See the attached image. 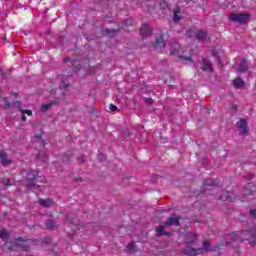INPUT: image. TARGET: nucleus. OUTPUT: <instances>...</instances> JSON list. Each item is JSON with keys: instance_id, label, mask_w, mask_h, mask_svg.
<instances>
[{"instance_id": "obj_19", "label": "nucleus", "mask_w": 256, "mask_h": 256, "mask_svg": "<svg viewBox=\"0 0 256 256\" xmlns=\"http://www.w3.org/2000/svg\"><path fill=\"white\" fill-rule=\"evenodd\" d=\"M26 179L28 181H35V179H37V171L30 170L26 175Z\"/></svg>"}, {"instance_id": "obj_12", "label": "nucleus", "mask_w": 256, "mask_h": 256, "mask_svg": "<svg viewBox=\"0 0 256 256\" xmlns=\"http://www.w3.org/2000/svg\"><path fill=\"white\" fill-rule=\"evenodd\" d=\"M200 69H202V71H206L207 73H209V71H212L213 67L211 61H209V59L203 58V61L200 64Z\"/></svg>"}, {"instance_id": "obj_10", "label": "nucleus", "mask_w": 256, "mask_h": 256, "mask_svg": "<svg viewBox=\"0 0 256 256\" xmlns=\"http://www.w3.org/2000/svg\"><path fill=\"white\" fill-rule=\"evenodd\" d=\"M153 33V30H151V28H149V25L147 24H143L140 28V35L143 39H145V37H149V35H151Z\"/></svg>"}, {"instance_id": "obj_47", "label": "nucleus", "mask_w": 256, "mask_h": 256, "mask_svg": "<svg viewBox=\"0 0 256 256\" xmlns=\"http://www.w3.org/2000/svg\"><path fill=\"white\" fill-rule=\"evenodd\" d=\"M67 221H69V216L66 217Z\"/></svg>"}, {"instance_id": "obj_33", "label": "nucleus", "mask_w": 256, "mask_h": 256, "mask_svg": "<svg viewBox=\"0 0 256 256\" xmlns=\"http://www.w3.org/2000/svg\"><path fill=\"white\" fill-rule=\"evenodd\" d=\"M109 109H110V111H117L118 108L114 104H110Z\"/></svg>"}, {"instance_id": "obj_21", "label": "nucleus", "mask_w": 256, "mask_h": 256, "mask_svg": "<svg viewBox=\"0 0 256 256\" xmlns=\"http://www.w3.org/2000/svg\"><path fill=\"white\" fill-rule=\"evenodd\" d=\"M251 187H253V184L251 183H248L246 186H245V189H244V197H248V195H252L253 194V189H251Z\"/></svg>"}, {"instance_id": "obj_2", "label": "nucleus", "mask_w": 256, "mask_h": 256, "mask_svg": "<svg viewBox=\"0 0 256 256\" xmlns=\"http://www.w3.org/2000/svg\"><path fill=\"white\" fill-rule=\"evenodd\" d=\"M19 249L22 251H29V249H31V241H25L23 238L19 237L16 239V242L10 243L8 246L9 251H19Z\"/></svg>"}, {"instance_id": "obj_44", "label": "nucleus", "mask_w": 256, "mask_h": 256, "mask_svg": "<svg viewBox=\"0 0 256 256\" xmlns=\"http://www.w3.org/2000/svg\"><path fill=\"white\" fill-rule=\"evenodd\" d=\"M213 56H214V57H217V55H216L215 53H213Z\"/></svg>"}, {"instance_id": "obj_11", "label": "nucleus", "mask_w": 256, "mask_h": 256, "mask_svg": "<svg viewBox=\"0 0 256 256\" xmlns=\"http://www.w3.org/2000/svg\"><path fill=\"white\" fill-rule=\"evenodd\" d=\"M0 161H1V164L3 165V167H9V165H11V163H13L12 160L7 158V152H5V151H0Z\"/></svg>"}, {"instance_id": "obj_5", "label": "nucleus", "mask_w": 256, "mask_h": 256, "mask_svg": "<svg viewBox=\"0 0 256 256\" xmlns=\"http://www.w3.org/2000/svg\"><path fill=\"white\" fill-rule=\"evenodd\" d=\"M231 21H234L235 23H240V25H245L247 21H249V14L243 13V14H232L230 16Z\"/></svg>"}, {"instance_id": "obj_32", "label": "nucleus", "mask_w": 256, "mask_h": 256, "mask_svg": "<svg viewBox=\"0 0 256 256\" xmlns=\"http://www.w3.org/2000/svg\"><path fill=\"white\" fill-rule=\"evenodd\" d=\"M3 185H5L6 187H11V180L7 179L5 182H2Z\"/></svg>"}, {"instance_id": "obj_39", "label": "nucleus", "mask_w": 256, "mask_h": 256, "mask_svg": "<svg viewBox=\"0 0 256 256\" xmlns=\"http://www.w3.org/2000/svg\"><path fill=\"white\" fill-rule=\"evenodd\" d=\"M22 121H27V116L22 115Z\"/></svg>"}, {"instance_id": "obj_48", "label": "nucleus", "mask_w": 256, "mask_h": 256, "mask_svg": "<svg viewBox=\"0 0 256 256\" xmlns=\"http://www.w3.org/2000/svg\"><path fill=\"white\" fill-rule=\"evenodd\" d=\"M44 161H47V157L44 158Z\"/></svg>"}, {"instance_id": "obj_43", "label": "nucleus", "mask_w": 256, "mask_h": 256, "mask_svg": "<svg viewBox=\"0 0 256 256\" xmlns=\"http://www.w3.org/2000/svg\"><path fill=\"white\" fill-rule=\"evenodd\" d=\"M29 187H35V184H30Z\"/></svg>"}, {"instance_id": "obj_49", "label": "nucleus", "mask_w": 256, "mask_h": 256, "mask_svg": "<svg viewBox=\"0 0 256 256\" xmlns=\"http://www.w3.org/2000/svg\"><path fill=\"white\" fill-rule=\"evenodd\" d=\"M77 181H81V178L77 179Z\"/></svg>"}, {"instance_id": "obj_13", "label": "nucleus", "mask_w": 256, "mask_h": 256, "mask_svg": "<svg viewBox=\"0 0 256 256\" xmlns=\"http://www.w3.org/2000/svg\"><path fill=\"white\" fill-rule=\"evenodd\" d=\"M156 235L158 237H163V236L169 237V236L173 235V232L165 231V227L160 225V226L156 227Z\"/></svg>"}, {"instance_id": "obj_40", "label": "nucleus", "mask_w": 256, "mask_h": 256, "mask_svg": "<svg viewBox=\"0 0 256 256\" xmlns=\"http://www.w3.org/2000/svg\"><path fill=\"white\" fill-rule=\"evenodd\" d=\"M69 61H71V59H69V58H65V59H64V63H67V62H69Z\"/></svg>"}, {"instance_id": "obj_24", "label": "nucleus", "mask_w": 256, "mask_h": 256, "mask_svg": "<svg viewBox=\"0 0 256 256\" xmlns=\"http://www.w3.org/2000/svg\"><path fill=\"white\" fill-rule=\"evenodd\" d=\"M35 139L36 143H38L40 147H45L47 145V143H45V140H43V138L41 137V133L36 134Z\"/></svg>"}, {"instance_id": "obj_23", "label": "nucleus", "mask_w": 256, "mask_h": 256, "mask_svg": "<svg viewBox=\"0 0 256 256\" xmlns=\"http://www.w3.org/2000/svg\"><path fill=\"white\" fill-rule=\"evenodd\" d=\"M137 251V246L131 242L126 246V253H135Z\"/></svg>"}, {"instance_id": "obj_7", "label": "nucleus", "mask_w": 256, "mask_h": 256, "mask_svg": "<svg viewBox=\"0 0 256 256\" xmlns=\"http://www.w3.org/2000/svg\"><path fill=\"white\" fill-rule=\"evenodd\" d=\"M237 127L241 133V135H247L249 130L247 129V120L245 118L240 119L237 123Z\"/></svg>"}, {"instance_id": "obj_6", "label": "nucleus", "mask_w": 256, "mask_h": 256, "mask_svg": "<svg viewBox=\"0 0 256 256\" xmlns=\"http://www.w3.org/2000/svg\"><path fill=\"white\" fill-rule=\"evenodd\" d=\"M175 225L176 227H179L181 225L179 216L172 214L164 223V227H173Z\"/></svg>"}, {"instance_id": "obj_16", "label": "nucleus", "mask_w": 256, "mask_h": 256, "mask_svg": "<svg viewBox=\"0 0 256 256\" xmlns=\"http://www.w3.org/2000/svg\"><path fill=\"white\" fill-rule=\"evenodd\" d=\"M45 227L46 229H51V231H53V229H57L58 225L55 223V220L48 219L45 223Z\"/></svg>"}, {"instance_id": "obj_42", "label": "nucleus", "mask_w": 256, "mask_h": 256, "mask_svg": "<svg viewBox=\"0 0 256 256\" xmlns=\"http://www.w3.org/2000/svg\"><path fill=\"white\" fill-rule=\"evenodd\" d=\"M0 75H5V72L3 70H0Z\"/></svg>"}, {"instance_id": "obj_30", "label": "nucleus", "mask_w": 256, "mask_h": 256, "mask_svg": "<svg viewBox=\"0 0 256 256\" xmlns=\"http://www.w3.org/2000/svg\"><path fill=\"white\" fill-rule=\"evenodd\" d=\"M11 107V104L9 101H7V98H4V109H9Z\"/></svg>"}, {"instance_id": "obj_26", "label": "nucleus", "mask_w": 256, "mask_h": 256, "mask_svg": "<svg viewBox=\"0 0 256 256\" xmlns=\"http://www.w3.org/2000/svg\"><path fill=\"white\" fill-rule=\"evenodd\" d=\"M115 35H117V30H109V29L104 30L105 37H115Z\"/></svg>"}, {"instance_id": "obj_15", "label": "nucleus", "mask_w": 256, "mask_h": 256, "mask_svg": "<svg viewBox=\"0 0 256 256\" xmlns=\"http://www.w3.org/2000/svg\"><path fill=\"white\" fill-rule=\"evenodd\" d=\"M153 47H160L163 48L165 47V39L163 34H161L158 38H156L154 44L152 45Z\"/></svg>"}, {"instance_id": "obj_27", "label": "nucleus", "mask_w": 256, "mask_h": 256, "mask_svg": "<svg viewBox=\"0 0 256 256\" xmlns=\"http://www.w3.org/2000/svg\"><path fill=\"white\" fill-rule=\"evenodd\" d=\"M11 234H9V231L5 229L0 230V239H9Z\"/></svg>"}, {"instance_id": "obj_28", "label": "nucleus", "mask_w": 256, "mask_h": 256, "mask_svg": "<svg viewBox=\"0 0 256 256\" xmlns=\"http://www.w3.org/2000/svg\"><path fill=\"white\" fill-rule=\"evenodd\" d=\"M72 66L76 71H79L81 69V62L79 60H74Z\"/></svg>"}, {"instance_id": "obj_36", "label": "nucleus", "mask_w": 256, "mask_h": 256, "mask_svg": "<svg viewBox=\"0 0 256 256\" xmlns=\"http://www.w3.org/2000/svg\"><path fill=\"white\" fill-rule=\"evenodd\" d=\"M146 103H148V105H151L153 103V100L151 98H145Z\"/></svg>"}, {"instance_id": "obj_31", "label": "nucleus", "mask_w": 256, "mask_h": 256, "mask_svg": "<svg viewBox=\"0 0 256 256\" xmlns=\"http://www.w3.org/2000/svg\"><path fill=\"white\" fill-rule=\"evenodd\" d=\"M22 113H24V115H28L29 117H31V115H33V111H31V110H22Z\"/></svg>"}, {"instance_id": "obj_35", "label": "nucleus", "mask_w": 256, "mask_h": 256, "mask_svg": "<svg viewBox=\"0 0 256 256\" xmlns=\"http://www.w3.org/2000/svg\"><path fill=\"white\" fill-rule=\"evenodd\" d=\"M67 155H71V153H66L65 155H64V158H63V161H71V158H67Z\"/></svg>"}, {"instance_id": "obj_18", "label": "nucleus", "mask_w": 256, "mask_h": 256, "mask_svg": "<svg viewBox=\"0 0 256 256\" xmlns=\"http://www.w3.org/2000/svg\"><path fill=\"white\" fill-rule=\"evenodd\" d=\"M247 69H249V64L247 63V61L243 60L238 67V71L240 73H245Z\"/></svg>"}, {"instance_id": "obj_29", "label": "nucleus", "mask_w": 256, "mask_h": 256, "mask_svg": "<svg viewBox=\"0 0 256 256\" xmlns=\"http://www.w3.org/2000/svg\"><path fill=\"white\" fill-rule=\"evenodd\" d=\"M214 185H215V183H213V181L205 182V183L202 185V189H203V191H205V189H207V187H213Z\"/></svg>"}, {"instance_id": "obj_25", "label": "nucleus", "mask_w": 256, "mask_h": 256, "mask_svg": "<svg viewBox=\"0 0 256 256\" xmlns=\"http://www.w3.org/2000/svg\"><path fill=\"white\" fill-rule=\"evenodd\" d=\"M39 203H40V205H41V207H51V205H52V203H53V201L51 200V199H40L39 200Z\"/></svg>"}, {"instance_id": "obj_3", "label": "nucleus", "mask_w": 256, "mask_h": 256, "mask_svg": "<svg viewBox=\"0 0 256 256\" xmlns=\"http://www.w3.org/2000/svg\"><path fill=\"white\" fill-rule=\"evenodd\" d=\"M204 251H211V242L209 240H204L203 242V248H185L182 253L184 255L188 256H196V255H202Z\"/></svg>"}, {"instance_id": "obj_9", "label": "nucleus", "mask_w": 256, "mask_h": 256, "mask_svg": "<svg viewBox=\"0 0 256 256\" xmlns=\"http://www.w3.org/2000/svg\"><path fill=\"white\" fill-rule=\"evenodd\" d=\"M185 243L187 247H191V245L197 243V234H195V232L187 233Z\"/></svg>"}, {"instance_id": "obj_38", "label": "nucleus", "mask_w": 256, "mask_h": 256, "mask_svg": "<svg viewBox=\"0 0 256 256\" xmlns=\"http://www.w3.org/2000/svg\"><path fill=\"white\" fill-rule=\"evenodd\" d=\"M14 105H15L16 107H21V103H20L19 101L14 102Z\"/></svg>"}, {"instance_id": "obj_41", "label": "nucleus", "mask_w": 256, "mask_h": 256, "mask_svg": "<svg viewBox=\"0 0 256 256\" xmlns=\"http://www.w3.org/2000/svg\"><path fill=\"white\" fill-rule=\"evenodd\" d=\"M123 25H125V26L129 25V24L127 23V20H124V21H123Z\"/></svg>"}, {"instance_id": "obj_17", "label": "nucleus", "mask_w": 256, "mask_h": 256, "mask_svg": "<svg viewBox=\"0 0 256 256\" xmlns=\"http://www.w3.org/2000/svg\"><path fill=\"white\" fill-rule=\"evenodd\" d=\"M174 13V23H179V21H181V16H179V13H181V8L176 7L173 11Z\"/></svg>"}, {"instance_id": "obj_45", "label": "nucleus", "mask_w": 256, "mask_h": 256, "mask_svg": "<svg viewBox=\"0 0 256 256\" xmlns=\"http://www.w3.org/2000/svg\"><path fill=\"white\" fill-rule=\"evenodd\" d=\"M36 157H37V159H39L40 155L38 154Z\"/></svg>"}, {"instance_id": "obj_34", "label": "nucleus", "mask_w": 256, "mask_h": 256, "mask_svg": "<svg viewBox=\"0 0 256 256\" xmlns=\"http://www.w3.org/2000/svg\"><path fill=\"white\" fill-rule=\"evenodd\" d=\"M250 215L253 219H256V209L250 210Z\"/></svg>"}, {"instance_id": "obj_46", "label": "nucleus", "mask_w": 256, "mask_h": 256, "mask_svg": "<svg viewBox=\"0 0 256 256\" xmlns=\"http://www.w3.org/2000/svg\"><path fill=\"white\" fill-rule=\"evenodd\" d=\"M80 160H81V163H83V158H80Z\"/></svg>"}, {"instance_id": "obj_20", "label": "nucleus", "mask_w": 256, "mask_h": 256, "mask_svg": "<svg viewBox=\"0 0 256 256\" xmlns=\"http://www.w3.org/2000/svg\"><path fill=\"white\" fill-rule=\"evenodd\" d=\"M53 105H55V101H52L50 103L42 104L41 111L43 113H47V111H49V109H51V107H53Z\"/></svg>"}, {"instance_id": "obj_37", "label": "nucleus", "mask_w": 256, "mask_h": 256, "mask_svg": "<svg viewBox=\"0 0 256 256\" xmlns=\"http://www.w3.org/2000/svg\"><path fill=\"white\" fill-rule=\"evenodd\" d=\"M193 34H194V32L191 31V30L187 31V33H186V35H187L188 37H193Z\"/></svg>"}, {"instance_id": "obj_14", "label": "nucleus", "mask_w": 256, "mask_h": 256, "mask_svg": "<svg viewBox=\"0 0 256 256\" xmlns=\"http://www.w3.org/2000/svg\"><path fill=\"white\" fill-rule=\"evenodd\" d=\"M195 37L198 41H207L209 34L204 30H199L198 33H196Z\"/></svg>"}, {"instance_id": "obj_1", "label": "nucleus", "mask_w": 256, "mask_h": 256, "mask_svg": "<svg viewBox=\"0 0 256 256\" xmlns=\"http://www.w3.org/2000/svg\"><path fill=\"white\" fill-rule=\"evenodd\" d=\"M255 231L256 229L252 230H245L240 232L239 234H231L227 235L226 239L229 241L226 242V245H233L234 243H242V241H249L250 240V245H256V239H255Z\"/></svg>"}, {"instance_id": "obj_22", "label": "nucleus", "mask_w": 256, "mask_h": 256, "mask_svg": "<svg viewBox=\"0 0 256 256\" xmlns=\"http://www.w3.org/2000/svg\"><path fill=\"white\" fill-rule=\"evenodd\" d=\"M244 83H245V81H243V79L239 78V77L234 79V81H233V85L237 89H241V87H243Z\"/></svg>"}, {"instance_id": "obj_4", "label": "nucleus", "mask_w": 256, "mask_h": 256, "mask_svg": "<svg viewBox=\"0 0 256 256\" xmlns=\"http://www.w3.org/2000/svg\"><path fill=\"white\" fill-rule=\"evenodd\" d=\"M181 49V46L179 45V42L173 41L170 44V55H177L180 59H184V61H191L193 62V59L191 56L183 57L179 55V50Z\"/></svg>"}, {"instance_id": "obj_8", "label": "nucleus", "mask_w": 256, "mask_h": 256, "mask_svg": "<svg viewBox=\"0 0 256 256\" xmlns=\"http://www.w3.org/2000/svg\"><path fill=\"white\" fill-rule=\"evenodd\" d=\"M219 199H220V201H230L231 203H233V201H235V199H237V197L235 196V194L233 192L224 191Z\"/></svg>"}]
</instances>
